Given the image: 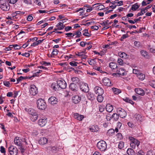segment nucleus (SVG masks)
Returning a JSON list of instances; mask_svg holds the SVG:
<instances>
[{"instance_id": "6ab92c4d", "label": "nucleus", "mask_w": 155, "mask_h": 155, "mask_svg": "<svg viewBox=\"0 0 155 155\" xmlns=\"http://www.w3.org/2000/svg\"><path fill=\"white\" fill-rule=\"evenodd\" d=\"M47 122V119L45 118L40 119L38 121V125L41 127L44 126Z\"/></svg>"}, {"instance_id": "a18cd8bd", "label": "nucleus", "mask_w": 155, "mask_h": 155, "mask_svg": "<svg viewBox=\"0 0 155 155\" xmlns=\"http://www.w3.org/2000/svg\"><path fill=\"white\" fill-rule=\"evenodd\" d=\"M25 79V77H23L22 76H20L19 78H18L17 79V82L16 84H18L20 82V81H21L23 79Z\"/></svg>"}, {"instance_id": "423d86ee", "label": "nucleus", "mask_w": 155, "mask_h": 155, "mask_svg": "<svg viewBox=\"0 0 155 155\" xmlns=\"http://www.w3.org/2000/svg\"><path fill=\"white\" fill-rule=\"evenodd\" d=\"M23 142H25L26 144H27L26 140L25 138L23 139L22 140L19 139L18 137H16L14 140V142L15 144L18 146H21L22 145V143Z\"/></svg>"}, {"instance_id": "58836bf2", "label": "nucleus", "mask_w": 155, "mask_h": 155, "mask_svg": "<svg viewBox=\"0 0 155 155\" xmlns=\"http://www.w3.org/2000/svg\"><path fill=\"white\" fill-rule=\"evenodd\" d=\"M41 64L45 66H48L51 65V63L50 62H47L45 61H42L41 62Z\"/></svg>"}, {"instance_id": "680f3d73", "label": "nucleus", "mask_w": 155, "mask_h": 155, "mask_svg": "<svg viewBox=\"0 0 155 155\" xmlns=\"http://www.w3.org/2000/svg\"><path fill=\"white\" fill-rule=\"evenodd\" d=\"M13 45H10L8 47L6 48H5V50L7 51L11 50V48H13Z\"/></svg>"}, {"instance_id": "aec40b11", "label": "nucleus", "mask_w": 155, "mask_h": 155, "mask_svg": "<svg viewBox=\"0 0 155 155\" xmlns=\"http://www.w3.org/2000/svg\"><path fill=\"white\" fill-rule=\"evenodd\" d=\"M135 91L137 94L141 96H143L145 94L144 90L140 88H135Z\"/></svg>"}, {"instance_id": "4d7b16f0", "label": "nucleus", "mask_w": 155, "mask_h": 155, "mask_svg": "<svg viewBox=\"0 0 155 155\" xmlns=\"http://www.w3.org/2000/svg\"><path fill=\"white\" fill-rule=\"evenodd\" d=\"M4 84L7 87H9L10 83L9 82L4 81L3 82Z\"/></svg>"}, {"instance_id": "e2e57ef3", "label": "nucleus", "mask_w": 155, "mask_h": 155, "mask_svg": "<svg viewBox=\"0 0 155 155\" xmlns=\"http://www.w3.org/2000/svg\"><path fill=\"white\" fill-rule=\"evenodd\" d=\"M104 110V107L100 106L99 107V110L101 112H103Z\"/></svg>"}, {"instance_id": "3c124183", "label": "nucleus", "mask_w": 155, "mask_h": 155, "mask_svg": "<svg viewBox=\"0 0 155 155\" xmlns=\"http://www.w3.org/2000/svg\"><path fill=\"white\" fill-rule=\"evenodd\" d=\"M13 45V47L14 48V49H19L21 48V47L20 46L18 45L17 44H15Z\"/></svg>"}, {"instance_id": "9d476101", "label": "nucleus", "mask_w": 155, "mask_h": 155, "mask_svg": "<svg viewBox=\"0 0 155 155\" xmlns=\"http://www.w3.org/2000/svg\"><path fill=\"white\" fill-rule=\"evenodd\" d=\"M94 91L95 93L98 94L103 95L104 93V90L103 89L98 86H96L94 88Z\"/></svg>"}, {"instance_id": "f8f14e48", "label": "nucleus", "mask_w": 155, "mask_h": 155, "mask_svg": "<svg viewBox=\"0 0 155 155\" xmlns=\"http://www.w3.org/2000/svg\"><path fill=\"white\" fill-rule=\"evenodd\" d=\"M80 88L83 92L86 93L89 91V88L88 85L86 83H84L81 85L80 87Z\"/></svg>"}, {"instance_id": "e433bc0d", "label": "nucleus", "mask_w": 155, "mask_h": 155, "mask_svg": "<svg viewBox=\"0 0 155 155\" xmlns=\"http://www.w3.org/2000/svg\"><path fill=\"white\" fill-rule=\"evenodd\" d=\"M71 80L72 82L76 83H78L79 81V79L77 77H73L71 78Z\"/></svg>"}, {"instance_id": "473e14b6", "label": "nucleus", "mask_w": 155, "mask_h": 155, "mask_svg": "<svg viewBox=\"0 0 155 155\" xmlns=\"http://www.w3.org/2000/svg\"><path fill=\"white\" fill-rule=\"evenodd\" d=\"M124 142L123 141H120L119 142L118 147V148L120 149H122L124 147Z\"/></svg>"}, {"instance_id": "f704fd0d", "label": "nucleus", "mask_w": 155, "mask_h": 155, "mask_svg": "<svg viewBox=\"0 0 155 155\" xmlns=\"http://www.w3.org/2000/svg\"><path fill=\"white\" fill-rule=\"evenodd\" d=\"M112 89L113 92L115 94H118L121 92V91L117 88H112Z\"/></svg>"}, {"instance_id": "dca6fc26", "label": "nucleus", "mask_w": 155, "mask_h": 155, "mask_svg": "<svg viewBox=\"0 0 155 155\" xmlns=\"http://www.w3.org/2000/svg\"><path fill=\"white\" fill-rule=\"evenodd\" d=\"M109 66L113 71H116L117 70V64L114 62H111L109 63Z\"/></svg>"}, {"instance_id": "4468645a", "label": "nucleus", "mask_w": 155, "mask_h": 155, "mask_svg": "<svg viewBox=\"0 0 155 155\" xmlns=\"http://www.w3.org/2000/svg\"><path fill=\"white\" fill-rule=\"evenodd\" d=\"M48 101L52 104H56L58 102V99L54 96H51L48 99Z\"/></svg>"}, {"instance_id": "09e8293b", "label": "nucleus", "mask_w": 155, "mask_h": 155, "mask_svg": "<svg viewBox=\"0 0 155 155\" xmlns=\"http://www.w3.org/2000/svg\"><path fill=\"white\" fill-rule=\"evenodd\" d=\"M77 63L75 62V61H71L69 63V64L70 65H71L72 66L75 67L77 66Z\"/></svg>"}, {"instance_id": "c03bdc74", "label": "nucleus", "mask_w": 155, "mask_h": 155, "mask_svg": "<svg viewBox=\"0 0 155 155\" xmlns=\"http://www.w3.org/2000/svg\"><path fill=\"white\" fill-rule=\"evenodd\" d=\"M128 35L127 34L123 35L122 37H121L120 40L121 41H123L124 39L128 37Z\"/></svg>"}, {"instance_id": "c9c22d12", "label": "nucleus", "mask_w": 155, "mask_h": 155, "mask_svg": "<svg viewBox=\"0 0 155 155\" xmlns=\"http://www.w3.org/2000/svg\"><path fill=\"white\" fill-rule=\"evenodd\" d=\"M119 55L120 58H127V55L124 52H120L119 53Z\"/></svg>"}, {"instance_id": "79ce46f5", "label": "nucleus", "mask_w": 155, "mask_h": 155, "mask_svg": "<svg viewBox=\"0 0 155 155\" xmlns=\"http://www.w3.org/2000/svg\"><path fill=\"white\" fill-rule=\"evenodd\" d=\"M112 118V115L109 114H107L106 115V119L107 121H110Z\"/></svg>"}, {"instance_id": "2f4dec72", "label": "nucleus", "mask_w": 155, "mask_h": 155, "mask_svg": "<svg viewBox=\"0 0 155 155\" xmlns=\"http://www.w3.org/2000/svg\"><path fill=\"white\" fill-rule=\"evenodd\" d=\"M119 115L116 113H114L112 115V118H113L114 120L117 121L118 120L119 117Z\"/></svg>"}, {"instance_id": "0e129e2a", "label": "nucleus", "mask_w": 155, "mask_h": 155, "mask_svg": "<svg viewBox=\"0 0 155 155\" xmlns=\"http://www.w3.org/2000/svg\"><path fill=\"white\" fill-rule=\"evenodd\" d=\"M0 151L2 153H5V148L3 146H1L0 147Z\"/></svg>"}, {"instance_id": "5701e85b", "label": "nucleus", "mask_w": 155, "mask_h": 155, "mask_svg": "<svg viewBox=\"0 0 155 155\" xmlns=\"http://www.w3.org/2000/svg\"><path fill=\"white\" fill-rule=\"evenodd\" d=\"M134 117L135 118V119L137 121L139 122H140L142 121L143 120V118L141 116L138 114H136L134 115Z\"/></svg>"}, {"instance_id": "052dcab7", "label": "nucleus", "mask_w": 155, "mask_h": 155, "mask_svg": "<svg viewBox=\"0 0 155 155\" xmlns=\"http://www.w3.org/2000/svg\"><path fill=\"white\" fill-rule=\"evenodd\" d=\"M23 2L27 4H31V0H23Z\"/></svg>"}, {"instance_id": "72a5a7b5", "label": "nucleus", "mask_w": 155, "mask_h": 155, "mask_svg": "<svg viewBox=\"0 0 155 155\" xmlns=\"http://www.w3.org/2000/svg\"><path fill=\"white\" fill-rule=\"evenodd\" d=\"M117 63L120 65H124L125 63L124 62V61L120 58H118L117 61Z\"/></svg>"}, {"instance_id": "4be33fe9", "label": "nucleus", "mask_w": 155, "mask_h": 155, "mask_svg": "<svg viewBox=\"0 0 155 155\" xmlns=\"http://www.w3.org/2000/svg\"><path fill=\"white\" fill-rule=\"evenodd\" d=\"M64 25L63 23L59 22L56 25L57 28H55V30H61L64 28Z\"/></svg>"}, {"instance_id": "5fc2aeb1", "label": "nucleus", "mask_w": 155, "mask_h": 155, "mask_svg": "<svg viewBox=\"0 0 155 155\" xmlns=\"http://www.w3.org/2000/svg\"><path fill=\"white\" fill-rule=\"evenodd\" d=\"M105 7L102 5H98V10H101L104 9Z\"/></svg>"}, {"instance_id": "cd10ccee", "label": "nucleus", "mask_w": 155, "mask_h": 155, "mask_svg": "<svg viewBox=\"0 0 155 155\" xmlns=\"http://www.w3.org/2000/svg\"><path fill=\"white\" fill-rule=\"evenodd\" d=\"M123 100L126 102L130 103L132 105H133L134 104V102L128 97H125L123 99Z\"/></svg>"}, {"instance_id": "c85d7f7f", "label": "nucleus", "mask_w": 155, "mask_h": 155, "mask_svg": "<svg viewBox=\"0 0 155 155\" xmlns=\"http://www.w3.org/2000/svg\"><path fill=\"white\" fill-rule=\"evenodd\" d=\"M140 53L142 56H143L144 57L147 58H148V53L146 51L144 50H142L140 51Z\"/></svg>"}, {"instance_id": "393cba45", "label": "nucleus", "mask_w": 155, "mask_h": 155, "mask_svg": "<svg viewBox=\"0 0 155 155\" xmlns=\"http://www.w3.org/2000/svg\"><path fill=\"white\" fill-rule=\"evenodd\" d=\"M47 139L46 138L44 137L41 138L39 141V143L42 145L46 144L47 143Z\"/></svg>"}, {"instance_id": "f257e3e1", "label": "nucleus", "mask_w": 155, "mask_h": 155, "mask_svg": "<svg viewBox=\"0 0 155 155\" xmlns=\"http://www.w3.org/2000/svg\"><path fill=\"white\" fill-rule=\"evenodd\" d=\"M57 85L53 83L51 87L55 91L58 90L59 88L65 89L67 86V83L64 80H59L57 81Z\"/></svg>"}, {"instance_id": "603ef678", "label": "nucleus", "mask_w": 155, "mask_h": 155, "mask_svg": "<svg viewBox=\"0 0 155 155\" xmlns=\"http://www.w3.org/2000/svg\"><path fill=\"white\" fill-rule=\"evenodd\" d=\"M109 22V21L108 20H107L105 22H103L102 23H100V24L101 25H102L103 26H105L106 25H108V22Z\"/></svg>"}, {"instance_id": "774afa93", "label": "nucleus", "mask_w": 155, "mask_h": 155, "mask_svg": "<svg viewBox=\"0 0 155 155\" xmlns=\"http://www.w3.org/2000/svg\"><path fill=\"white\" fill-rule=\"evenodd\" d=\"M116 6L117 5H116L113 4L111 3V4H110L109 5V7L112 9H114L115 8Z\"/></svg>"}, {"instance_id": "c756f323", "label": "nucleus", "mask_w": 155, "mask_h": 155, "mask_svg": "<svg viewBox=\"0 0 155 155\" xmlns=\"http://www.w3.org/2000/svg\"><path fill=\"white\" fill-rule=\"evenodd\" d=\"M137 76L140 80L142 81L145 78V75L140 73L138 74V75H137Z\"/></svg>"}, {"instance_id": "7ed1b4c3", "label": "nucleus", "mask_w": 155, "mask_h": 155, "mask_svg": "<svg viewBox=\"0 0 155 155\" xmlns=\"http://www.w3.org/2000/svg\"><path fill=\"white\" fill-rule=\"evenodd\" d=\"M0 8L4 11H8L10 6L8 1L7 0H0Z\"/></svg>"}, {"instance_id": "de8ad7c7", "label": "nucleus", "mask_w": 155, "mask_h": 155, "mask_svg": "<svg viewBox=\"0 0 155 155\" xmlns=\"http://www.w3.org/2000/svg\"><path fill=\"white\" fill-rule=\"evenodd\" d=\"M84 117L83 115L79 114L78 117H76V119H77L78 120L81 121L84 118Z\"/></svg>"}, {"instance_id": "1a4fd4ad", "label": "nucleus", "mask_w": 155, "mask_h": 155, "mask_svg": "<svg viewBox=\"0 0 155 155\" xmlns=\"http://www.w3.org/2000/svg\"><path fill=\"white\" fill-rule=\"evenodd\" d=\"M117 112L118 113L119 116L121 118H125L127 116V114L126 111L122 108H118L117 110Z\"/></svg>"}, {"instance_id": "a19ab883", "label": "nucleus", "mask_w": 155, "mask_h": 155, "mask_svg": "<svg viewBox=\"0 0 155 155\" xmlns=\"http://www.w3.org/2000/svg\"><path fill=\"white\" fill-rule=\"evenodd\" d=\"M147 48L151 52H153L155 50V48H153L151 45H148L147 47Z\"/></svg>"}, {"instance_id": "9b49d317", "label": "nucleus", "mask_w": 155, "mask_h": 155, "mask_svg": "<svg viewBox=\"0 0 155 155\" xmlns=\"http://www.w3.org/2000/svg\"><path fill=\"white\" fill-rule=\"evenodd\" d=\"M152 6V5H149L147 6L145 8L142 9L141 10V12H140L138 13L137 15V17H138L139 16L143 15L146 12V10L150 8Z\"/></svg>"}, {"instance_id": "6e6d98bb", "label": "nucleus", "mask_w": 155, "mask_h": 155, "mask_svg": "<svg viewBox=\"0 0 155 155\" xmlns=\"http://www.w3.org/2000/svg\"><path fill=\"white\" fill-rule=\"evenodd\" d=\"M150 85L153 88H155V81H152L150 82Z\"/></svg>"}, {"instance_id": "a211bd4d", "label": "nucleus", "mask_w": 155, "mask_h": 155, "mask_svg": "<svg viewBox=\"0 0 155 155\" xmlns=\"http://www.w3.org/2000/svg\"><path fill=\"white\" fill-rule=\"evenodd\" d=\"M129 139L131 141V142L133 143L137 147H138L140 143L139 141L132 137H129Z\"/></svg>"}, {"instance_id": "412c9836", "label": "nucleus", "mask_w": 155, "mask_h": 155, "mask_svg": "<svg viewBox=\"0 0 155 155\" xmlns=\"http://www.w3.org/2000/svg\"><path fill=\"white\" fill-rule=\"evenodd\" d=\"M69 88L73 91H77L78 87L76 84L74 83H71L69 86Z\"/></svg>"}, {"instance_id": "ddd939ff", "label": "nucleus", "mask_w": 155, "mask_h": 155, "mask_svg": "<svg viewBox=\"0 0 155 155\" xmlns=\"http://www.w3.org/2000/svg\"><path fill=\"white\" fill-rule=\"evenodd\" d=\"M72 102L74 104L79 103L81 101V97L78 95H75L72 97Z\"/></svg>"}, {"instance_id": "13d9d810", "label": "nucleus", "mask_w": 155, "mask_h": 155, "mask_svg": "<svg viewBox=\"0 0 155 155\" xmlns=\"http://www.w3.org/2000/svg\"><path fill=\"white\" fill-rule=\"evenodd\" d=\"M133 72L134 74H137V75H138L140 73H139V70L137 69H133Z\"/></svg>"}, {"instance_id": "37998d69", "label": "nucleus", "mask_w": 155, "mask_h": 155, "mask_svg": "<svg viewBox=\"0 0 155 155\" xmlns=\"http://www.w3.org/2000/svg\"><path fill=\"white\" fill-rule=\"evenodd\" d=\"M88 97L91 100H93L94 99V96L93 94H89Z\"/></svg>"}, {"instance_id": "f03ea898", "label": "nucleus", "mask_w": 155, "mask_h": 155, "mask_svg": "<svg viewBox=\"0 0 155 155\" xmlns=\"http://www.w3.org/2000/svg\"><path fill=\"white\" fill-rule=\"evenodd\" d=\"M25 109L30 115L31 119L32 121H34L37 119L38 114L36 110L31 108H25Z\"/></svg>"}, {"instance_id": "20e7f679", "label": "nucleus", "mask_w": 155, "mask_h": 155, "mask_svg": "<svg viewBox=\"0 0 155 155\" xmlns=\"http://www.w3.org/2000/svg\"><path fill=\"white\" fill-rule=\"evenodd\" d=\"M37 107L40 110H44L46 107V103L45 101L42 99H39L37 101Z\"/></svg>"}, {"instance_id": "bb28decb", "label": "nucleus", "mask_w": 155, "mask_h": 155, "mask_svg": "<svg viewBox=\"0 0 155 155\" xmlns=\"http://www.w3.org/2000/svg\"><path fill=\"white\" fill-rule=\"evenodd\" d=\"M140 6V5H138L137 3H136L132 5L131 9L133 11H136Z\"/></svg>"}, {"instance_id": "4c0bfd02", "label": "nucleus", "mask_w": 155, "mask_h": 155, "mask_svg": "<svg viewBox=\"0 0 155 155\" xmlns=\"http://www.w3.org/2000/svg\"><path fill=\"white\" fill-rule=\"evenodd\" d=\"M51 150L53 153H55L57 150H58V148L57 147L55 146H51L50 147Z\"/></svg>"}, {"instance_id": "8fccbe9b", "label": "nucleus", "mask_w": 155, "mask_h": 155, "mask_svg": "<svg viewBox=\"0 0 155 155\" xmlns=\"http://www.w3.org/2000/svg\"><path fill=\"white\" fill-rule=\"evenodd\" d=\"M117 138L119 140H121L123 138V136L122 134L120 133H118L116 135Z\"/></svg>"}, {"instance_id": "0eeeda50", "label": "nucleus", "mask_w": 155, "mask_h": 155, "mask_svg": "<svg viewBox=\"0 0 155 155\" xmlns=\"http://www.w3.org/2000/svg\"><path fill=\"white\" fill-rule=\"evenodd\" d=\"M8 150L11 155H17L18 153V149L16 147L11 145L8 148Z\"/></svg>"}, {"instance_id": "7c9ffc66", "label": "nucleus", "mask_w": 155, "mask_h": 155, "mask_svg": "<svg viewBox=\"0 0 155 155\" xmlns=\"http://www.w3.org/2000/svg\"><path fill=\"white\" fill-rule=\"evenodd\" d=\"M102 95L98 94L97 96V100L99 102H102L103 100V97L102 96Z\"/></svg>"}, {"instance_id": "39448f33", "label": "nucleus", "mask_w": 155, "mask_h": 155, "mask_svg": "<svg viewBox=\"0 0 155 155\" xmlns=\"http://www.w3.org/2000/svg\"><path fill=\"white\" fill-rule=\"evenodd\" d=\"M97 146L100 151H104L107 148V144L104 141L101 140L97 143Z\"/></svg>"}, {"instance_id": "49530a36", "label": "nucleus", "mask_w": 155, "mask_h": 155, "mask_svg": "<svg viewBox=\"0 0 155 155\" xmlns=\"http://www.w3.org/2000/svg\"><path fill=\"white\" fill-rule=\"evenodd\" d=\"M85 51L86 50L85 49L84 50V51H82V52H78V53L76 54V55L78 56H84L83 54L85 53Z\"/></svg>"}, {"instance_id": "864d4df0", "label": "nucleus", "mask_w": 155, "mask_h": 155, "mask_svg": "<svg viewBox=\"0 0 155 155\" xmlns=\"http://www.w3.org/2000/svg\"><path fill=\"white\" fill-rule=\"evenodd\" d=\"M134 45L137 47H139L140 46V43L139 41H135L134 43Z\"/></svg>"}, {"instance_id": "b1692460", "label": "nucleus", "mask_w": 155, "mask_h": 155, "mask_svg": "<svg viewBox=\"0 0 155 155\" xmlns=\"http://www.w3.org/2000/svg\"><path fill=\"white\" fill-rule=\"evenodd\" d=\"M106 109L107 112H111L113 110V107L112 105L110 104H108L106 106Z\"/></svg>"}, {"instance_id": "69168bd1", "label": "nucleus", "mask_w": 155, "mask_h": 155, "mask_svg": "<svg viewBox=\"0 0 155 155\" xmlns=\"http://www.w3.org/2000/svg\"><path fill=\"white\" fill-rule=\"evenodd\" d=\"M33 17L31 15H28L27 18V20L29 21H31L33 19Z\"/></svg>"}, {"instance_id": "a878e982", "label": "nucleus", "mask_w": 155, "mask_h": 155, "mask_svg": "<svg viewBox=\"0 0 155 155\" xmlns=\"http://www.w3.org/2000/svg\"><path fill=\"white\" fill-rule=\"evenodd\" d=\"M127 152L128 155H135V154L134 151L131 148L128 149Z\"/></svg>"}, {"instance_id": "2eb2a0df", "label": "nucleus", "mask_w": 155, "mask_h": 155, "mask_svg": "<svg viewBox=\"0 0 155 155\" xmlns=\"http://www.w3.org/2000/svg\"><path fill=\"white\" fill-rule=\"evenodd\" d=\"M103 84L107 86H110L111 85V81L110 80L107 78H104L102 80Z\"/></svg>"}, {"instance_id": "bf43d9fd", "label": "nucleus", "mask_w": 155, "mask_h": 155, "mask_svg": "<svg viewBox=\"0 0 155 155\" xmlns=\"http://www.w3.org/2000/svg\"><path fill=\"white\" fill-rule=\"evenodd\" d=\"M58 50L55 49H54L52 52V54L53 55H56L58 54Z\"/></svg>"}, {"instance_id": "6e6552de", "label": "nucleus", "mask_w": 155, "mask_h": 155, "mask_svg": "<svg viewBox=\"0 0 155 155\" xmlns=\"http://www.w3.org/2000/svg\"><path fill=\"white\" fill-rule=\"evenodd\" d=\"M29 92L31 95H35L38 92V89L35 85H31L30 86Z\"/></svg>"}, {"instance_id": "f3484780", "label": "nucleus", "mask_w": 155, "mask_h": 155, "mask_svg": "<svg viewBox=\"0 0 155 155\" xmlns=\"http://www.w3.org/2000/svg\"><path fill=\"white\" fill-rule=\"evenodd\" d=\"M118 75H120L122 76L126 75L127 74L125 69L122 68H120L119 70L117 69L116 71Z\"/></svg>"}, {"instance_id": "338daca9", "label": "nucleus", "mask_w": 155, "mask_h": 155, "mask_svg": "<svg viewBox=\"0 0 155 155\" xmlns=\"http://www.w3.org/2000/svg\"><path fill=\"white\" fill-rule=\"evenodd\" d=\"M87 43L85 42L84 41H81L80 43V45L81 47H84L85 45H87Z\"/></svg>"}, {"instance_id": "ea45409f", "label": "nucleus", "mask_w": 155, "mask_h": 155, "mask_svg": "<svg viewBox=\"0 0 155 155\" xmlns=\"http://www.w3.org/2000/svg\"><path fill=\"white\" fill-rule=\"evenodd\" d=\"M115 132V130L113 129H111L108 130L107 131V133L109 134V135H113Z\"/></svg>"}]
</instances>
